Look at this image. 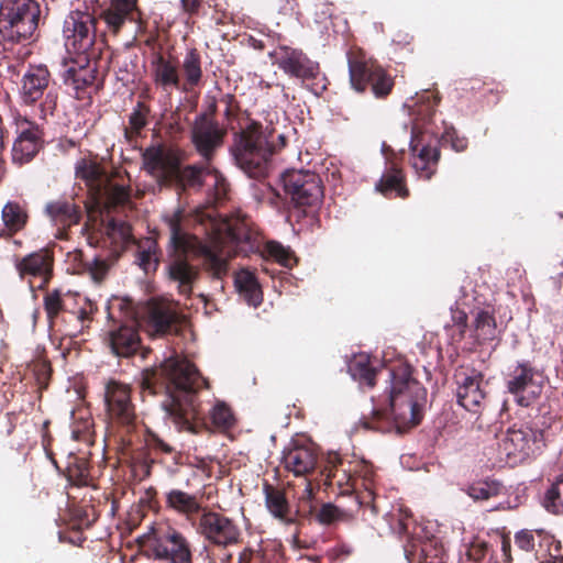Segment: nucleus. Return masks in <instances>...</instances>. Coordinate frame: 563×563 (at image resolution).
Segmentation results:
<instances>
[{"label":"nucleus","instance_id":"nucleus-30","mask_svg":"<svg viewBox=\"0 0 563 563\" xmlns=\"http://www.w3.org/2000/svg\"><path fill=\"white\" fill-rule=\"evenodd\" d=\"M139 0H109L101 12V19L113 34H118L126 22L140 19Z\"/></svg>","mask_w":563,"mask_h":563},{"label":"nucleus","instance_id":"nucleus-25","mask_svg":"<svg viewBox=\"0 0 563 563\" xmlns=\"http://www.w3.org/2000/svg\"><path fill=\"white\" fill-rule=\"evenodd\" d=\"M227 131L206 113L196 118L191 128V142L205 162L211 163L216 152L223 145Z\"/></svg>","mask_w":563,"mask_h":563},{"label":"nucleus","instance_id":"nucleus-39","mask_svg":"<svg viewBox=\"0 0 563 563\" xmlns=\"http://www.w3.org/2000/svg\"><path fill=\"white\" fill-rule=\"evenodd\" d=\"M234 286L245 302L258 307L263 302V291L260 283L251 271L242 268L234 274Z\"/></svg>","mask_w":563,"mask_h":563},{"label":"nucleus","instance_id":"nucleus-64","mask_svg":"<svg viewBox=\"0 0 563 563\" xmlns=\"http://www.w3.org/2000/svg\"><path fill=\"white\" fill-rule=\"evenodd\" d=\"M446 135L454 151L463 152L467 148V139L464 136H459L454 130L452 132H446Z\"/></svg>","mask_w":563,"mask_h":563},{"label":"nucleus","instance_id":"nucleus-22","mask_svg":"<svg viewBox=\"0 0 563 563\" xmlns=\"http://www.w3.org/2000/svg\"><path fill=\"white\" fill-rule=\"evenodd\" d=\"M269 57L286 75L301 81L316 80L320 75V65L312 60L302 49L279 45Z\"/></svg>","mask_w":563,"mask_h":563},{"label":"nucleus","instance_id":"nucleus-2","mask_svg":"<svg viewBox=\"0 0 563 563\" xmlns=\"http://www.w3.org/2000/svg\"><path fill=\"white\" fill-rule=\"evenodd\" d=\"M390 376L389 408L375 409L371 418H364L366 429L387 432L393 424L398 429L416 427L422 419L427 389L412 376V367L402 361L388 368Z\"/></svg>","mask_w":563,"mask_h":563},{"label":"nucleus","instance_id":"nucleus-34","mask_svg":"<svg viewBox=\"0 0 563 563\" xmlns=\"http://www.w3.org/2000/svg\"><path fill=\"white\" fill-rule=\"evenodd\" d=\"M283 464L295 476H306L314 471L317 454L308 446H294L284 452Z\"/></svg>","mask_w":563,"mask_h":563},{"label":"nucleus","instance_id":"nucleus-32","mask_svg":"<svg viewBox=\"0 0 563 563\" xmlns=\"http://www.w3.org/2000/svg\"><path fill=\"white\" fill-rule=\"evenodd\" d=\"M45 213L60 231L58 238L67 234V230L80 222L81 211L71 200L57 199L46 203Z\"/></svg>","mask_w":563,"mask_h":563},{"label":"nucleus","instance_id":"nucleus-23","mask_svg":"<svg viewBox=\"0 0 563 563\" xmlns=\"http://www.w3.org/2000/svg\"><path fill=\"white\" fill-rule=\"evenodd\" d=\"M352 462L353 456L349 454L328 452L321 472L324 476V485L331 488L336 487L339 495H351L357 492V477H355V466Z\"/></svg>","mask_w":563,"mask_h":563},{"label":"nucleus","instance_id":"nucleus-46","mask_svg":"<svg viewBox=\"0 0 563 563\" xmlns=\"http://www.w3.org/2000/svg\"><path fill=\"white\" fill-rule=\"evenodd\" d=\"M349 371L355 380L374 387L376 384L377 371L371 365L369 357L365 354L355 356L350 365Z\"/></svg>","mask_w":563,"mask_h":563},{"label":"nucleus","instance_id":"nucleus-50","mask_svg":"<svg viewBox=\"0 0 563 563\" xmlns=\"http://www.w3.org/2000/svg\"><path fill=\"white\" fill-rule=\"evenodd\" d=\"M131 23L136 25L134 40L140 41L147 48L154 49L158 42V27L151 24L144 16V12H140V19L132 20Z\"/></svg>","mask_w":563,"mask_h":563},{"label":"nucleus","instance_id":"nucleus-55","mask_svg":"<svg viewBox=\"0 0 563 563\" xmlns=\"http://www.w3.org/2000/svg\"><path fill=\"white\" fill-rule=\"evenodd\" d=\"M210 420L216 430L227 431L234 424L232 410L224 402H218L210 411Z\"/></svg>","mask_w":563,"mask_h":563},{"label":"nucleus","instance_id":"nucleus-41","mask_svg":"<svg viewBox=\"0 0 563 563\" xmlns=\"http://www.w3.org/2000/svg\"><path fill=\"white\" fill-rule=\"evenodd\" d=\"M376 188L387 198H407L409 196L405 175L397 164H391L390 168L382 176Z\"/></svg>","mask_w":563,"mask_h":563},{"label":"nucleus","instance_id":"nucleus-7","mask_svg":"<svg viewBox=\"0 0 563 563\" xmlns=\"http://www.w3.org/2000/svg\"><path fill=\"white\" fill-rule=\"evenodd\" d=\"M224 229L235 254L249 256L252 253L263 252L285 267H291L296 262L294 253L280 243L275 241L264 243L260 232L252 227L250 219L245 216L225 221Z\"/></svg>","mask_w":563,"mask_h":563},{"label":"nucleus","instance_id":"nucleus-36","mask_svg":"<svg viewBox=\"0 0 563 563\" xmlns=\"http://www.w3.org/2000/svg\"><path fill=\"white\" fill-rule=\"evenodd\" d=\"M76 177L84 180L95 195L104 188L109 174L95 159L80 158L75 167Z\"/></svg>","mask_w":563,"mask_h":563},{"label":"nucleus","instance_id":"nucleus-52","mask_svg":"<svg viewBox=\"0 0 563 563\" xmlns=\"http://www.w3.org/2000/svg\"><path fill=\"white\" fill-rule=\"evenodd\" d=\"M462 547L465 549V555L470 561L479 562L489 552L490 543L479 534L464 536Z\"/></svg>","mask_w":563,"mask_h":563},{"label":"nucleus","instance_id":"nucleus-57","mask_svg":"<svg viewBox=\"0 0 563 563\" xmlns=\"http://www.w3.org/2000/svg\"><path fill=\"white\" fill-rule=\"evenodd\" d=\"M207 177L212 179L211 186L214 190V199L218 201L224 199L229 190V183L224 176L212 166V170L208 173Z\"/></svg>","mask_w":563,"mask_h":563},{"label":"nucleus","instance_id":"nucleus-10","mask_svg":"<svg viewBox=\"0 0 563 563\" xmlns=\"http://www.w3.org/2000/svg\"><path fill=\"white\" fill-rule=\"evenodd\" d=\"M41 15L35 0H2L0 3V34L5 42L22 43L35 33Z\"/></svg>","mask_w":563,"mask_h":563},{"label":"nucleus","instance_id":"nucleus-49","mask_svg":"<svg viewBox=\"0 0 563 563\" xmlns=\"http://www.w3.org/2000/svg\"><path fill=\"white\" fill-rule=\"evenodd\" d=\"M137 244L136 262L139 266L146 273L155 271L158 265L157 260V243L151 239H144Z\"/></svg>","mask_w":563,"mask_h":563},{"label":"nucleus","instance_id":"nucleus-63","mask_svg":"<svg viewBox=\"0 0 563 563\" xmlns=\"http://www.w3.org/2000/svg\"><path fill=\"white\" fill-rule=\"evenodd\" d=\"M494 82H487L481 78H471L468 80H466L464 84H463V87L462 89L463 90H470V91H478V92H482V91H493V87H489V86H493Z\"/></svg>","mask_w":563,"mask_h":563},{"label":"nucleus","instance_id":"nucleus-56","mask_svg":"<svg viewBox=\"0 0 563 563\" xmlns=\"http://www.w3.org/2000/svg\"><path fill=\"white\" fill-rule=\"evenodd\" d=\"M147 444L157 453L166 454L170 457L172 464L177 465L180 463L181 454L176 451L174 446L161 439L156 433L148 432Z\"/></svg>","mask_w":563,"mask_h":563},{"label":"nucleus","instance_id":"nucleus-40","mask_svg":"<svg viewBox=\"0 0 563 563\" xmlns=\"http://www.w3.org/2000/svg\"><path fill=\"white\" fill-rule=\"evenodd\" d=\"M296 515L299 517L297 522L305 525L301 518H313L320 525H332L338 521L343 512L332 504H323L320 508L312 506L310 500L300 503ZM311 525V520L308 521Z\"/></svg>","mask_w":563,"mask_h":563},{"label":"nucleus","instance_id":"nucleus-62","mask_svg":"<svg viewBox=\"0 0 563 563\" xmlns=\"http://www.w3.org/2000/svg\"><path fill=\"white\" fill-rule=\"evenodd\" d=\"M84 530H58V538L62 542H69L74 545H81L86 540L82 534Z\"/></svg>","mask_w":563,"mask_h":563},{"label":"nucleus","instance_id":"nucleus-17","mask_svg":"<svg viewBox=\"0 0 563 563\" xmlns=\"http://www.w3.org/2000/svg\"><path fill=\"white\" fill-rule=\"evenodd\" d=\"M457 404L465 410L479 415L488 405V382L474 367H460L454 375Z\"/></svg>","mask_w":563,"mask_h":563},{"label":"nucleus","instance_id":"nucleus-35","mask_svg":"<svg viewBox=\"0 0 563 563\" xmlns=\"http://www.w3.org/2000/svg\"><path fill=\"white\" fill-rule=\"evenodd\" d=\"M1 219L3 228L0 229V239H10L26 227L29 213L24 205L8 201L2 208Z\"/></svg>","mask_w":563,"mask_h":563},{"label":"nucleus","instance_id":"nucleus-18","mask_svg":"<svg viewBox=\"0 0 563 563\" xmlns=\"http://www.w3.org/2000/svg\"><path fill=\"white\" fill-rule=\"evenodd\" d=\"M506 386L519 406L529 407L542 394L544 375L530 362H518L508 373Z\"/></svg>","mask_w":563,"mask_h":563},{"label":"nucleus","instance_id":"nucleus-9","mask_svg":"<svg viewBox=\"0 0 563 563\" xmlns=\"http://www.w3.org/2000/svg\"><path fill=\"white\" fill-rule=\"evenodd\" d=\"M283 194L274 190L275 197L289 207L308 213L318 209L324 197L323 185L317 173L306 169H287L280 175Z\"/></svg>","mask_w":563,"mask_h":563},{"label":"nucleus","instance_id":"nucleus-24","mask_svg":"<svg viewBox=\"0 0 563 563\" xmlns=\"http://www.w3.org/2000/svg\"><path fill=\"white\" fill-rule=\"evenodd\" d=\"M544 445V431L529 426L509 428L499 441V451L508 459L523 460Z\"/></svg>","mask_w":563,"mask_h":563},{"label":"nucleus","instance_id":"nucleus-59","mask_svg":"<svg viewBox=\"0 0 563 563\" xmlns=\"http://www.w3.org/2000/svg\"><path fill=\"white\" fill-rule=\"evenodd\" d=\"M467 494L474 500H487L493 495H495L496 492L492 488V486L487 482H478V483L472 484L468 487Z\"/></svg>","mask_w":563,"mask_h":563},{"label":"nucleus","instance_id":"nucleus-51","mask_svg":"<svg viewBox=\"0 0 563 563\" xmlns=\"http://www.w3.org/2000/svg\"><path fill=\"white\" fill-rule=\"evenodd\" d=\"M474 325L478 340L492 341L496 338L497 325L495 316L492 311L487 309L477 311Z\"/></svg>","mask_w":563,"mask_h":563},{"label":"nucleus","instance_id":"nucleus-6","mask_svg":"<svg viewBox=\"0 0 563 563\" xmlns=\"http://www.w3.org/2000/svg\"><path fill=\"white\" fill-rule=\"evenodd\" d=\"M231 151L238 166L250 177L262 178L267 175L273 151L260 122L250 121L241 128L234 134Z\"/></svg>","mask_w":563,"mask_h":563},{"label":"nucleus","instance_id":"nucleus-20","mask_svg":"<svg viewBox=\"0 0 563 563\" xmlns=\"http://www.w3.org/2000/svg\"><path fill=\"white\" fill-rule=\"evenodd\" d=\"M409 563H446L444 547L429 530H398Z\"/></svg>","mask_w":563,"mask_h":563},{"label":"nucleus","instance_id":"nucleus-4","mask_svg":"<svg viewBox=\"0 0 563 563\" xmlns=\"http://www.w3.org/2000/svg\"><path fill=\"white\" fill-rule=\"evenodd\" d=\"M133 301L128 298L114 297L108 306V318L111 321L103 342L111 353L118 357H132L141 349V336L133 320Z\"/></svg>","mask_w":563,"mask_h":563},{"label":"nucleus","instance_id":"nucleus-1","mask_svg":"<svg viewBox=\"0 0 563 563\" xmlns=\"http://www.w3.org/2000/svg\"><path fill=\"white\" fill-rule=\"evenodd\" d=\"M141 386L152 395H165L162 406L178 429L199 433L207 428L198 393L208 382L187 358L169 357L158 367L145 368Z\"/></svg>","mask_w":563,"mask_h":563},{"label":"nucleus","instance_id":"nucleus-11","mask_svg":"<svg viewBox=\"0 0 563 563\" xmlns=\"http://www.w3.org/2000/svg\"><path fill=\"white\" fill-rule=\"evenodd\" d=\"M351 86L358 92L368 87L376 98H386L394 88V79L360 47H351L346 54Z\"/></svg>","mask_w":563,"mask_h":563},{"label":"nucleus","instance_id":"nucleus-45","mask_svg":"<svg viewBox=\"0 0 563 563\" xmlns=\"http://www.w3.org/2000/svg\"><path fill=\"white\" fill-rule=\"evenodd\" d=\"M355 466V477H357V489L363 487L366 496H363V501L374 500L375 495V478L376 472L373 464L363 459L353 456Z\"/></svg>","mask_w":563,"mask_h":563},{"label":"nucleus","instance_id":"nucleus-13","mask_svg":"<svg viewBox=\"0 0 563 563\" xmlns=\"http://www.w3.org/2000/svg\"><path fill=\"white\" fill-rule=\"evenodd\" d=\"M137 541L141 551L148 558L169 563H192L186 539L175 530H148Z\"/></svg>","mask_w":563,"mask_h":563},{"label":"nucleus","instance_id":"nucleus-47","mask_svg":"<svg viewBox=\"0 0 563 563\" xmlns=\"http://www.w3.org/2000/svg\"><path fill=\"white\" fill-rule=\"evenodd\" d=\"M101 189L102 190L97 191L95 196L107 199L113 207L123 206L130 200V187L124 184L115 183L112 175L108 176V181L104 184V188Z\"/></svg>","mask_w":563,"mask_h":563},{"label":"nucleus","instance_id":"nucleus-42","mask_svg":"<svg viewBox=\"0 0 563 563\" xmlns=\"http://www.w3.org/2000/svg\"><path fill=\"white\" fill-rule=\"evenodd\" d=\"M265 503L269 512L278 518L283 523L289 525L294 522L289 504L283 490L272 486L268 483L264 484Z\"/></svg>","mask_w":563,"mask_h":563},{"label":"nucleus","instance_id":"nucleus-37","mask_svg":"<svg viewBox=\"0 0 563 563\" xmlns=\"http://www.w3.org/2000/svg\"><path fill=\"white\" fill-rule=\"evenodd\" d=\"M71 263L75 273L89 276L95 283L101 284L110 269L106 258L93 257L88 260L81 251H75L71 254Z\"/></svg>","mask_w":563,"mask_h":563},{"label":"nucleus","instance_id":"nucleus-21","mask_svg":"<svg viewBox=\"0 0 563 563\" xmlns=\"http://www.w3.org/2000/svg\"><path fill=\"white\" fill-rule=\"evenodd\" d=\"M147 331L155 336L176 335L181 331L184 316L168 301L150 299L142 312Z\"/></svg>","mask_w":563,"mask_h":563},{"label":"nucleus","instance_id":"nucleus-53","mask_svg":"<svg viewBox=\"0 0 563 563\" xmlns=\"http://www.w3.org/2000/svg\"><path fill=\"white\" fill-rule=\"evenodd\" d=\"M209 548L213 553L239 543V530H203Z\"/></svg>","mask_w":563,"mask_h":563},{"label":"nucleus","instance_id":"nucleus-44","mask_svg":"<svg viewBox=\"0 0 563 563\" xmlns=\"http://www.w3.org/2000/svg\"><path fill=\"white\" fill-rule=\"evenodd\" d=\"M66 476L69 483L77 487L93 486V477L90 475L89 461L84 456H70Z\"/></svg>","mask_w":563,"mask_h":563},{"label":"nucleus","instance_id":"nucleus-14","mask_svg":"<svg viewBox=\"0 0 563 563\" xmlns=\"http://www.w3.org/2000/svg\"><path fill=\"white\" fill-rule=\"evenodd\" d=\"M95 55L96 53L69 55L60 63L59 76L65 86L75 90L77 98L87 88L93 85L100 88L103 85L104 74L100 75Z\"/></svg>","mask_w":563,"mask_h":563},{"label":"nucleus","instance_id":"nucleus-54","mask_svg":"<svg viewBox=\"0 0 563 563\" xmlns=\"http://www.w3.org/2000/svg\"><path fill=\"white\" fill-rule=\"evenodd\" d=\"M544 507L555 515L563 514V472L555 478L547 492Z\"/></svg>","mask_w":563,"mask_h":563},{"label":"nucleus","instance_id":"nucleus-27","mask_svg":"<svg viewBox=\"0 0 563 563\" xmlns=\"http://www.w3.org/2000/svg\"><path fill=\"white\" fill-rule=\"evenodd\" d=\"M14 266L21 278L37 277L42 280L41 287L46 286L53 276L54 252L49 247L40 249L22 258H16Z\"/></svg>","mask_w":563,"mask_h":563},{"label":"nucleus","instance_id":"nucleus-38","mask_svg":"<svg viewBox=\"0 0 563 563\" xmlns=\"http://www.w3.org/2000/svg\"><path fill=\"white\" fill-rule=\"evenodd\" d=\"M181 90L189 91L202 85V59L196 47L187 49L181 63Z\"/></svg>","mask_w":563,"mask_h":563},{"label":"nucleus","instance_id":"nucleus-31","mask_svg":"<svg viewBox=\"0 0 563 563\" xmlns=\"http://www.w3.org/2000/svg\"><path fill=\"white\" fill-rule=\"evenodd\" d=\"M96 311L97 306L92 301L80 297L77 301V308L64 314L58 325L59 331L65 335L76 338L90 327Z\"/></svg>","mask_w":563,"mask_h":563},{"label":"nucleus","instance_id":"nucleus-28","mask_svg":"<svg viewBox=\"0 0 563 563\" xmlns=\"http://www.w3.org/2000/svg\"><path fill=\"white\" fill-rule=\"evenodd\" d=\"M151 77L154 85L165 91L181 89L179 62L173 55H164L162 52L154 53L151 59Z\"/></svg>","mask_w":563,"mask_h":563},{"label":"nucleus","instance_id":"nucleus-58","mask_svg":"<svg viewBox=\"0 0 563 563\" xmlns=\"http://www.w3.org/2000/svg\"><path fill=\"white\" fill-rule=\"evenodd\" d=\"M515 544L523 551H533L537 547V536L534 530H518L515 533Z\"/></svg>","mask_w":563,"mask_h":563},{"label":"nucleus","instance_id":"nucleus-8","mask_svg":"<svg viewBox=\"0 0 563 563\" xmlns=\"http://www.w3.org/2000/svg\"><path fill=\"white\" fill-rule=\"evenodd\" d=\"M181 221L183 214L180 211L166 219L170 233V245L179 255L169 264L168 273L169 278L177 283L178 292L188 298L192 292L194 285L199 279L200 272L185 256L196 247L198 240L184 230Z\"/></svg>","mask_w":563,"mask_h":563},{"label":"nucleus","instance_id":"nucleus-3","mask_svg":"<svg viewBox=\"0 0 563 563\" xmlns=\"http://www.w3.org/2000/svg\"><path fill=\"white\" fill-rule=\"evenodd\" d=\"M439 102L438 93L424 90L417 96L413 104L409 106L412 109L411 114L417 121L412 126L410 140L411 166L417 175L426 180L431 179L437 173L441 151L439 140L427 131H420V128L432 120Z\"/></svg>","mask_w":563,"mask_h":563},{"label":"nucleus","instance_id":"nucleus-5","mask_svg":"<svg viewBox=\"0 0 563 563\" xmlns=\"http://www.w3.org/2000/svg\"><path fill=\"white\" fill-rule=\"evenodd\" d=\"M143 157L148 172L155 175L159 183L164 185L176 183L185 189L201 188L208 173L212 170L211 163L207 162L180 167L178 157L161 146L146 148Z\"/></svg>","mask_w":563,"mask_h":563},{"label":"nucleus","instance_id":"nucleus-29","mask_svg":"<svg viewBox=\"0 0 563 563\" xmlns=\"http://www.w3.org/2000/svg\"><path fill=\"white\" fill-rule=\"evenodd\" d=\"M100 239L101 241L95 232L88 236L91 245L106 246L109 243L115 251H124L130 244L136 243L131 225L125 221H118L115 219H111L104 224L100 232Z\"/></svg>","mask_w":563,"mask_h":563},{"label":"nucleus","instance_id":"nucleus-16","mask_svg":"<svg viewBox=\"0 0 563 563\" xmlns=\"http://www.w3.org/2000/svg\"><path fill=\"white\" fill-rule=\"evenodd\" d=\"M52 80L51 71L46 65H30L27 70L21 78L20 98L26 106H33L43 97L41 103V112L45 118L47 114L53 115L57 106V95L48 91Z\"/></svg>","mask_w":563,"mask_h":563},{"label":"nucleus","instance_id":"nucleus-61","mask_svg":"<svg viewBox=\"0 0 563 563\" xmlns=\"http://www.w3.org/2000/svg\"><path fill=\"white\" fill-rule=\"evenodd\" d=\"M34 374L38 385L43 388L47 387L52 374V367L48 361H40L34 364Z\"/></svg>","mask_w":563,"mask_h":563},{"label":"nucleus","instance_id":"nucleus-48","mask_svg":"<svg viewBox=\"0 0 563 563\" xmlns=\"http://www.w3.org/2000/svg\"><path fill=\"white\" fill-rule=\"evenodd\" d=\"M203 258V267L216 278H222L229 271V258L224 257L221 252H217L208 246L201 247Z\"/></svg>","mask_w":563,"mask_h":563},{"label":"nucleus","instance_id":"nucleus-33","mask_svg":"<svg viewBox=\"0 0 563 563\" xmlns=\"http://www.w3.org/2000/svg\"><path fill=\"white\" fill-rule=\"evenodd\" d=\"M80 297L79 294L63 292L59 289L47 291L43 298V305L49 325H59L64 314L77 308V301Z\"/></svg>","mask_w":563,"mask_h":563},{"label":"nucleus","instance_id":"nucleus-43","mask_svg":"<svg viewBox=\"0 0 563 563\" xmlns=\"http://www.w3.org/2000/svg\"><path fill=\"white\" fill-rule=\"evenodd\" d=\"M152 109L148 103L137 100L129 114V126L124 129V136L129 142L141 136L142 131L148 125Z\"/></svg>","mask_w":563,"mask_h":563},{"label":"nucleus","instance_id":"nucleus-60","mask_svg":"<svg viewBox=\"0 0 563 563\" xmlns=\"http://www.w3.org/2000/svg\"><path fill=\"white\" fill-rule=\"evenodd\" d=\"M537 536L536 552L542 555L551 558L552 545L554 543V536L550 534L545 530H534Z\"/></svg>","mask_w":563,"mask_h":563},{"label":"nucleus","instance_id":"nucleus-12","mask_svg":"<svg viewBox=\"0 0 563 563\" xmlns=\"http://www.w3.org/2000/svg\"><path fill=\"white\" fill-rule=\"evenodd\" d=\"M131 394L130 386L119 380L110 379L104 387V406L110 428L119 433L122 440L132 434L139 423Z\"/></svg>","mask_w":563,"mask_h":563},{"label":"nucleus","instance_id":"nucleus-19","mask_svg":"<svg viewBox=\"0 0 563 563\" xmlns=\"http://www.w3.org/2000/svg\"><path fill=\"white\" fill-rule=\"evenodd\" d=\"M97 19L88 11L74 10L66 16L63 25L65 45L75 54L95 53Z\"/></svg>","mask_w":563,"mask_h":563},{"label":"nucleus","instance_id":"nucleus-26","mask_svg":"<svg viewBox=\"0 0 563 563\" xmlns=\"http://www.w3.org/2000/svg\"><path fill=\"white\" fill-rule=\"evenodd\" d=\"M18 137L13 144L12 158L20 164L30 162L43 147L44 132L33 121L22 118L16 122Z\"/></svg>","mask_w":563,"mask_h":563},{"label":"nucleus","instance_id":"nucleus-15","mask_svg":"<svg viewBox=\"0 0 563 563\" xmlns=\"http://www.w3.org/2000/svg\"><path fill=\"white\" fill-rule=\"evenodd\" d=\"M166 509L194 520L200 517L199 528H231L229 519L217 512L207 511L198 494H189L180 488H172L165 494Z\"/></svg>","mask_w":563,"mask_h":563}]
</instances>
